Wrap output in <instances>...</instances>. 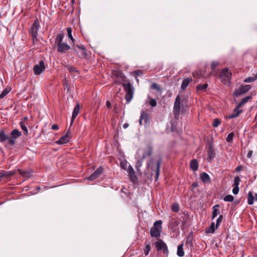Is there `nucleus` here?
<instances>
[{
	"mask_svg": "<svg viewBox=\"0 0 257 257\" xmlns=\"http://www.w3.org/2000/svg\"><path fill=\"white\" fill-rule=\"evenodd\" d=\"M162 223L161 220L157 221L154 223L153 227L150 230V234L152 237H159L160 236V233L162 229Z\"/></svg>",
	"mask_w": 257,
	"mask_h": 257,
	"instance_id": "3",
	"label": "nucleus"
},
{
	"mask_svg": "<svg viewBox=\"0 0 257 257\" xmlns=\"http://www.w3.org/2000/svg\"><path fill=\"white\" fill-rule=\"evenodd\" d=\"M257 79L256 77V74H254L252 77H248L244 79V82L246 83H250L254 81Z\"/></svg>",
	"mask_w": 257,
	"mask_h": 257,
	"instance_id": "32",
	"label": "nucleus"
},
{
	"mask_svg": "<svg viewBox=\"0 0 257 257\" xmlns=\"http://www.w3.org/2000/svg\"><path fill=\"white\" fill-rule=\"evenodd\" d=\"M18 171L23 177L26 178H30L32 176V173L29 171L18 169Z\"/></svg>",
	"mask_w": 257,
	"mask_h": 257,
	"instance_id": "18",
	"label": "nucleus"
},
{
	"mask_svg": "<svg viewBox=\"0 0 257 257\" xmlns=\"http://www.w3.org/2000/svg\"><path fill=\"white\" fill-rule=\"evenodd\" d=\"M152 148L151 147H149L147 151L144 153L143 157L145 158L147 156H151L152 154Z\"/></svg>",
	"mask_w": 257,
	"mask_h": 257,
	"instance_id": "34",
	"label": "nucleus"
},
{
	"mask_svg": "<svg viewBox=\"0 0 257 257\" xmlns=\"http://www.w3.org/2000/svg\"><path fill=\"white\" fill-rule=\"evenodd\" d=\"M106 106L108 108H110L111 107V103L109 101H106Z\"/></svg>",
	"mask_w": 257,
	"mask_h": 257,
	"instance_id": "52",
	"label": "nucleus"
},
{
	"mask_svg": "<svg viewBox=\"0 0 257 257\" xmlns=\"http://www.w3.org/2000/svg\"><path fill=\"white\" fill-rule=\"evenodd\" d=\"M217 228H216V226H215L214 222H212L211 223L210 226L209 227V228L206 230V232L207 233H213L214 232L215 230L217 229Z\"/></svg>",
	"mask_w": 257,
	"mask_h": 257,
	"instance_id": "27",
	"label": "nucleus"
},
{
	"mask_svg": "<svg viewBox=\"0 0 257 257\" xmlns=\"http://www.w3.org/2000/svg\"><path fill=\"white\" fill-rule=\"evenodd\" d=\"M67 68L68 70V71L70 72L78 71L76 68L72 66H67Z\"/></svg>",
	"mask_w": 257,
	"mask_h": 257,
	"instance_id": "45",
	"label": "nucleus"
},
{
	"mask_svg": "<svg viewBox=\"0 0 257 257\" xmlns=\"http://www.w3.org/2000/svg\"><path fill=\"white\" fill-rule=\"evenodd\" d=\"M122 86L125 90V98L127 103H129L132 99L134 95V89L131 84L128 82L127 84L123 83Z\"/></svg>",
	"mask_w": 257,
	"mask_h": 257,
	"instance_id": "4",
	"label": "nucleus"
},
{
	"mask_svg": "<svg viewBox=\"0 0 257 257\" xmlns=\"http://www.w3.org/2000/svg\"><path fill=\"white\" fill-rule=\"evenodd\" d=\"M223 219V215H220L216 220V228H217L220 223L222 221Z\"/></svg>",
	"mask_w": 257,
	"mask_h": 257,
	"instance_id": "42",
	"label": "nucleus"
},
{
	"mask_svg": "<svg viewBox=\"0 0 257 257\" xmlns=\"http://www.w3.org/2000/svg\"><path fill=\"white\" fill-rule=\"evenodd\" d=\"M34 74L39 75L45 70V63L43 61H41L38 64L36 65L33 68Z\"/></svg>",
	"mask_w": 257,
	"mask_h": 257,
	"instance_id": "11",
	"label": "nucleus"
},
{
	"mask_svg": "<svg viewBox=\"0 0 257 257\" xmlns=\"http://www.w3.org/2000/svg\"><path fill=\"white\" fill-rule=\"evenodd\" d=\"M219 65V63L216 61H213L211 65V68L212 70H214L215 69L216 67Z\"/></svg>",
	"mask_w": 257,
	"mask_h": 257,
	"instance_id": "47",
	"label": "nucleus"
},
{
	"mask_svg": "<svg viewBox=\"0 0 257 257\" xmlns=\"http://www.w3.org/2000/svg\"><path fill=\"white\" fill-rule=\"evenodd\" d=\"M103 172V168L101 167L97 169V170L88 177V180L92 181L98 178Z\"/></svg>",
	"mask_w": 257,
	"mask_h": 257,
	"instance_id": "12",
	"label": "nucleus"
},
{
	"mask_svg": "<svg viewBox=\"0 0 257 257\" xmlns=\"http://www.w3.org/2000/svg\"><path fill=\"white\" fill-rule=\"evenodd\" d=\"M155 246L158 251L162 250L164 254L168 256L169 250L166 244L162 240H159L155 243Z\"/></svg>",
	"mask_w": 257,
	"mask_h": 257,
	"instance_id": "6",
	"label": "nucleus"
},
{
	"mask_svg": "<svg viewBox=\"0 0 257 257\" xmlns=\"http://www.w3.org/2000/svg\"><path fill=\"white\" fill-rule=\"evenodd\" d=\"M162 162L161 159L157 161V164L155 167L153 166H149V167H151V169L153 170L156 173V180H157L159 177V174H160V166Z\"/></svg>",
	"mask_w": 257,
	"mask_h": 257,
	"instance_id": "13",
	"label": "nucleus"
},
{
	"mask_svg": "<svg viewBox=\"0 0 257 257\" xmlns=\"http://www.w3.org/2000/svg\"><path fill=\"white\" fill-rule=\"evenodd\" d=\"M254 202V196L252 192H249L247 196V202L249 205H252Z\"/></svg>",
	"mask_w": 257,
	"mask_h": 257,
	"instance_id": "24",
	"label": "nucleus"
},
{
	"mask_svg": "<svg viewBox=\"0 0 257 257\" xmlns=\"http://www.w3.org/2000/svg\"><path fill=\"white\" fill-rule=\"evenodd\" d=\"M20 124L22 129L24 131V134L26 135H28V130L26 126V124L25 122L24 121H21Z\"/></svg>",
	"mask_w": 257,
	"mask_h": 257,
	"instance_id": "31",
	"label": "nucleus"
},
{
	"mask_svg": "<svg viewBox=\"0 0 257 257\" xmlns=\"http://www.w3.org/2000/svg\"><path fill=\"white\" fill-rule=\"evenodd\" d=\"M215 157V153L213 148L210 146L208 151V161L211 162Z\"/></svg>",
	"mask_w": 257,
	"mask_h": 257,
	"instance_id": "15",
	"label": "nucleus"
},
{
	"mask_svg": "<svg viewBox=\"0 0 257 257\" xmlns=\"http://www.w3.org/2000/svg\"><path fill=\"white\" fill-rule=\"evenodd\" d=\"M151 88L152 89H156L158 91H159V92H161V87L160 86V85L157 84L156 83H153L152 85H151Z\"/></svg>",
	"mask_w": 257,
	"mask_h": 257,
	"instance_id": "39",
	"label": "nucleus"
},
{
	"mask_svg": "<svg viewBox=\"0 0 257 257\" xmlns=\"http://www.w3.org/2000/svg\"><path fill=\"white\" fill-rule=\"evenodd\" d=\"M181 98L179 95L177 96L174 105L173 113L175 117H178L180 111Z\"/></svg>",
	"mask_w": 257,
	"mask_h": 257,
	"instance_id": "8",
	"label": "nucleus"
},
{
	"mask_svg": "<svg viewBox=\"0 0 257 257\" xmlns=\"http://www.w3.org/2000/svg\"><path fill=\"white\" fill-rule=\"evenodd\" d=\"M208 87L207 83L204 84H198L196 87V90L198 92L200 91H205Z\"/></svg>",
	"mask_w": 257,
	"mask_h": 257,
	"instance_id": "25",
	"label": "nucleus"
},
{
	"mask_svg": "<svg viewBox=\"0 0 257 257\" xmlns=\"http://www.w3.org/2000/svg\"><path fill=\"white\" fill-rule=\"evenodd\" d=\"M69 140L67 135H65L60 138V139L56 142L57 144H64L67 143Z\"/></svg>",
	"mask_w": 257,
	"mask_h": 257,
	"instance_id": "20",
	"label": "nucleus"
},
{
	"mask_svg": "<svg viewBox=\"0 0 257 257\" xmlns=\"http://www.w3.org/2000/svg\"><path fill=\"white\" fill-rule=\"evenodd\" d=\"M67 31L68 33V37L71 39L73 43H74V39L72 37V29L71 28H67Z\"/></svg>",
	"mask_w": 257,
	"mask_h": 257,
	"instance_id": "37",
	"label": "nucleus"
},
{
	"mask_svg": "<svg viewBox=\"0 0 257 257\" xmlns=\"http://www.w3.org/2000/svg\"><path fill=\"white\" fill-rule=\"evenodd\" d=\"M217 207H219V205L217 204L213 206V212H212V219H213L215 217L217 216L219 213V210L217 208Z\"/></svg>",
	"mask_w": 257,
	"mask_h": 257,
	"instance_id": "29",
	"label": "nucleus"
},
{
	"mask_svg": "<svg viewBox=\"0 0 257 257\" xmlns=\"http://www.w3.org/2000/svg\"><path fill=\"white\" fill-rule=\"evenodd\" d=\"M239 187L234 186V187L232 189V192L234 194L236 195V194H238V193L239 192Z\"/></svg>",
	"mask_w": 257,
	"mask_h": 257,
	"instance_id": "48",
	"label": "nucleus"
},
{
	"mask_svg": "<svg viewBox=\"0 0 257 257\" xmlns=\"http://www.w3.org/2000/svg\"><path fill=\"white\" fill-rule=\"evenodd\" d=\"M63 38L64 35L63 34H58L55 40V44L57 46V51L61 53H66L70 49L69 45L62 42Z\"/></svg>",
	"mask_w": 257,
	"mask_h": 257,
	"instance_id": "1",
	"label": "nucleus"
},
{
	"mask_svg": "<svg viewBox=\"0 0 257 257\" xmlns=\"http://www.w3.org/2000/svg\"><path fill=\"white\" fill-rule=\"evenodd\" d=\"M128 173L130 177V179L132 181L135 182L137 177L135 176V172L133 168L131 166H129L128 168Z\"/></svg>",
	"mask_w": 257,
	"mask_h": 257,
	"instance_id": "16",
	"label": "nucleus"
},
{
	"mask_svg": "<svg viewBox=\"0 0 257 257\" xmlns=\"http://www.w3.org/2000/svg\"><path fill=\"white\" fill-rule=\"evenodd\" d=\"M241 170V166H238V167H237L236 168V171H237V172H239V171H240Z\"/></svg>",
	"mask_w": 257,
	"mask_h": 257,
	"instance_id": "54",
	"label": "nucleus"
},
{
	"mask_svg": "<svg viewBox=\"0 0 257 257\" xmlns=\"http://www.w3.org/2000/svg\"><path fill=\"white\" fill-rule=\"evenodd\" d=\"M172 210L175 212H177L179 210V205L177 203H174L172 206Z\"/></svg>",
	"mask_w": 257,
	"mask_h": 257,
	"instance_id": "41",
	"label": "nucleus"
},
{
	"mask_svg": "<svg viewBox=\"0 0 257 257\" xmlns=\"http://www.w3.org/2000/svg\"><path fill=\"white\" fill-rule=\"evenodd\" d=\"M251 96H247L244 98H243L240 102L238 104L237 106L238 107H240L244 105L250 98Z\"/></svg>",
	"mask_w": 257,
	"mask_h": 257,
	"instance_id": "26",
	"label": "nucleus"
},
{
	"mask_svg": "<svg viewBox=\"0 0 257 257\" xmlns=\"http://www.w3.org/2000/svg\"><path fill=\"white\" fill-rule=\"evenodd\" d=\"M251 87L250 85H245L240 87L238 89H236L233 93V96L238 97L243 95L248 91Z\"/></svg>",
	"mask_w": 257,
	"mask_h": 257,
	"instance_id": "7",
	"label": "nucleus"
},
{
	"mask_svg": "<svg viewBox=\"0 0 257 257\" xmlns=\"http://www.w3.org/2000/svg\"><path fill=\"white\" fill-rule=\"evenodd\" d=\"M220 123V121L219 119L216 118L213 120L212 125L214 127L218 126Z\"/></svg>",
	"mask_w": 257,
	"mask_h": 257,
	"instance_id": "46",
	"label": "nucleus"
},
{
	"mask_svg": "<svg viewBox=\"0 0 257 257\" xmlns=\"http://www.w3.org/2000/svg\"><path fill=\"white\" fill-rule=\"evenodd\" d=\"M255 74H256V77H257V73Z\"/></svg>",
	"mask_w": 257,
	"mask_h": 257,
	"instance_id": "61",
	"label": "nucleus"
},
{
	"mask_svg": "<svg viewBox=\"0 0 257 257\" xmlns=\"http://www.w3.org/2000/svg\"><path fill=\"white\" fill-rule=\"evenodd\" d=\"M79 110H80V106H79V104L78 103H77V105L74 107L73 111L72 116V118H71L72 122L74 121L75 118L76 117V116L78 114Z\"/></svg>",
	"mask_w": 257,
	"mask_h": 257,
	"instance_id": "17",
	"label": "nucleus"
},
{
	"mask_svg": "<svg viewBox=\"0 0 257 257\" xmlns=\"http://www.w3.org/2000/svg\"><path fill=\"white\" fill-rule=\"evenodd\" d=\"M240 181V178L239 177H235L234 179L233 185L236 187H238L239 182Z\"/></svg>",
	"mask_w": 257,
	"mask_h": 257,
	"instance_id": "43",
	"label": "nucleus"
},
{
	"mask_svg": "<svg viewBox=\"0 0 257 257\" xmlns=\"http://www.w3.org/2000/svg\"><path fill=\"white\" fill-rule=\"evenodd\" d=\"M192 79L191 78H186L184 79L181 84V88L183 90L185 89L188 86L189 83L192 82Z\"/></svg>",
	"mask_w": 257,
	"mask_h": 257,
	"instance_id": "19",
	"label": "nucleus"
},
{
	"mask_svg": "<svg viewBox=\"0 0 257 257\" xmlns=\"http://www.w3.org/2000/svg\"><path fill=\"white\" fill-rule=\"evenodd\" d=\"M223 200L226 202H232L234 197L231 195H227L224 197Z\"/></svg>",
	"mask_w": 257,
	"mask_h": 257,
	"instance_id": "36",
	"label": "nucleus"
},
{
	"mask_svg": "<svg viewBox=\"0 0 257 257\" xmlns=\"http://www.w3.org/2000/svg\"><path fill=\"white\" fill-rule=\"evenodd\" d=\"M200 178L203 182H207L210 181L209 176L205 172L200 174Z\"/></svg>",
	"mask_w": 257,
	"mask_h": 257,
	"instance_id": "28",
	"label": "nucleus"
},
{
	"mask_svg": "<svg viewBox=\"0 0 257 257\" xmlns=\"http://www.w3.org/2000/svg\"><path fill=\"white\" fill-rule=\"evenodd\" d=\"M28 117H25L24 119L25 121H26Z\"/></svg>",
	"mask_w": 257,
	"mask_h": 257,
	"instance_id": "60",
	"label": "nucleus"
},
{
	"mask_svg": "<svg viewBox=\"0 0 257 257\" xmlns=\"http://www.w3.org/2000/svg\"><path fill=\"white\" fill-rule=\"evenodd\" d=\"M143 120V119H141V118L140 117V120H139V124H140V125H142V120Z\"/></svg>",
	"mask_w": 257,
	"mask_h": 257,
	"instance_id": "56",
	"label": "nucleus"
},
{
	"mask_svg": "<svg viewBox=\"0 0 257 257\" xmlns=\"http://www.w3.org/2000/svg\"><path fill=\"white\" fill-rule=\"evenodd\" d=\"M22 135L21 132L17 129L13 130L11 133V136L9 139V144L11 145H14L15 143V140L20 137Z\"/></svg>",
	"mask_w": 257,
	"mask_h": 257,
	"instance_id": "9",
	"label": "nucleus"
},
{
	"mask_svg": "<svg viewBox=\"0 0 257 257\" xmlns=\"http://www.w3.org/2000/svg\"><path fill=\"white\" fill-rule=\"evenodd\" d=\"M175 224H176L177 225H178V224H179L178 221H177V220H176V221H175Z\"/></svg>",
	"mask_w": 257,
	"mask_h": 257,
	"instance_id": "59",
	"label": "nucleus"
},
{
	"mask_svg": "<svg viewBox=\"0 0 257 257\" xmlns=\"http://www.w3.org/2000/svg\"><path fill=\"white\" fill-rule=\"evenodd\" d=\"M233 137H234V134L233 133H230L227 137L226 138V141L228 143H232V141H233Z\"/></svg>",
	"mask_w": 257,
	"mask_h": 257,
	"instance_id": "38",
	"label": "nucleus"
},
{
	"mask_svg": "<svg viewBox=\"0 0 257 257\" xmlns=\"http://www.w3.org/2000/svg\"><path fill=\"white\" fill-rule=\"evenodd\" d=\"M128 126V124L127 123H125L124 124H123V127L124 128H126Z\"/></svg>",
	"mask_w": 257,
	"mask_h": 257,
	"instance_id": "55",
	"label": "nucleus"
},
{
	"mask_svg": "<svg viewBox=\"0 0 257 257\" xmlns=\"http://www.w3.org/2000/svg\"><path fill=\"white\" fill-rule=\"evenodd\" d=\"M232 77V73L228 68L223 69L220 74L221 81L225 85H229Z\"/></svg>",
	"mask_w": 257,
	"mask_h": 257,
	"instance_id": "2",
	"label": "nucleus"
},
{
	"mask_svg": "<svg viewBox=\"0 0 257 257\" xmlns=\"http://www.w3.org/2000/svg\"><path fill=\"white\" fill-rule=\"evenodd\" d=\"M140 117L141 118V119L144 120L146 122H147L149 120V115L144 111H142Z\"/></svg>",
	"mask_w": 257,
	"mask_h": 257,
	"instance_id": "30",
	"label": "nucleus"
},
{
	"mask_svg": "<svg viewBox=\"0 0 257 257\" xmlns=\"http://www.w3.org/2000/svg\"><path fill=\"white\" fill-rule=\"evenodd\" d=\"M76 47L78 48V51H76L75 48H73V50L76 51L79 58H85L88 56L87 52L83 45H76Z\"/></svg>",
	"mask_w": 257,
	"mask_h": 257,
	"instance_id": "10",
	"label": "nucleus"
},
{
	"mask_svg": "<svg viewBox=\"0 0 257 257\" xmlns=\"http://www.w3.org/2000/svg\"><path fill=\"white\" fill-rule=\"evenodd\" d=\"M72 4H74L75 3V0H71Z\"/></svg>",
	"mask_w": 257,
	"mask_h": 257,
	"instance_id": "58",
	"label": "nucleus"
},
{
	"mask_svg": "<svg viewBox=\"0 0 257 257\" xmlns=\"http://www.w3.org/2000/svg\"><path fill=\"white\" fill-rule=\"evenodd\" d=\"M59 128V126L57 124H54L52 126V129L53 130H58Z\"/></svg>",
	"mask_w": 257,
	"mask_h": 257,
	"instance_id": "50",
	"label": "nucleus"
},
{
	"mask_svg": "<svg viewBox=\"0 0 257 257\" xmlns=\"http://www.w3.org/2000/svg\"><path fill=\"white\" fill-rule=\"evenodd\" d=\"M190 168L193 171H196L198 170V165L196 160H193L191 161Z\"/></svg>",
	"mask_w": 257,
	"mask_h": 257,
	"instance_id": "22",
	"label": "nucleus"
},
{
	"mask_svg": "<svg viewBox=\"0 0 257 257\" xmlns=\"http://www.w3.org/2000/svg\"><path fill=\"white\" fill-rule=\"evenodd\" d=\"M9 92H10V90H8L7 88L5 89L3 91L2 93L0 94V98L1 99V98H3V97H4L5 96H6L9 93Z\"/></svg>",
	"mask_w": 257,
	"mask_h": 257,
	"instance_id": "44",
	"label": "nucleus"
},
{
	"mask_svg": "<svg viewBox=\"0 0 257 257\" xmlns=\"http://www.w3.org/2000/svg\"><path fill=\"white\" fill-rule=\"evenodd\" d=\"M13 173H10V172H0V181L2 180V178L5 177H8L13 175Z\"/></svg>",
	"mask_w": 257,
	"mask_h": 257,
	"instance_id": "33",
	"label": "nucleus"
},
{
	"mask_svg": "<svg viewBox=\"0 0 257 257\" xmlns=\"http://www.w3.org/2000/svg\"><path fill=\"white\" fill-rule=\"evenodd\" d=\"M40 25L39 21L36 19L33 24L31 28V33L33 37V41L37 40L38 31L39 29Z\"/></svg>",
	"mask_w": 257,
	"mask_h": 257,
	"instance_id": "5",
	"label": "nucleus"
},
{
	"mask_svg": "<svg viewBox=\"0 0 257 257\" xmlns=\"http://www.w3.org/2000/svg\"><path fill=\"white\" fill-rule=\"evenodd\" d=\"M252 153H253L252 151H251V150L249 151L247 153V157L249 159L251 158L252 157Z\"/></svg>",
	"mask_w": 257,
	"mask_h": 257,
	"instance_id": "49",
	"label": "nucleus"
},
{
	"mask_svg": "<svg viewBox=\"0 0 257 257\" xmlns=\"http://www.w3.org/2000/svg\"><path fill=\"white\" fill-rule=\"evenodd\" d=\"M183 243L179 245L177 247V255L180 257H182L184 255V251L183 250Z\"/></svg>",
	"mask_w": 257,
	"mask_h": 257,
	"instance_id": "23",
	"label": "nucleus"
},
{
	"mask_svg": "<svg viewBox=\"0 0 257 257\" xmlns=\"http://www.w3.org/2000/svg\"><path fill=\"white\" fill-rule=\"evenodd\" d=\"M151 250V246L149 244H147L145 246V248L144 249V253L146 255H148L150 251Z\"/></svg>",
	"mask_w": 257,
	"mask_h": 257,
	"instance_id": "40",
	"label": "nucleus"
},
{
	"mask_svg": "<svg viewBox=\"0 0 257 257\" xmlns=\"http://www.w3.org/2000/svg\"><path fill=\"white\" fill-rule=\"evenodd\" d=\"M10 137L6 134L4 130H1L0 131V142H4L6 140L9 141Z\"/></svg>",
	"mask_w": 257,
	"mask_h": 257,
	"instance_id": "21",
	"label": "nucleus"
},
{
	"mask_svg": "<svg viewBox=\"0 0 257 257\" xmlns=\"http://www.w3.org/2000/svg\"><path fill=\"white\" fill-rule=\"evenodd\" d=\"M239 108L240 107H238V106H237L236 107L233 109L232 113L228 115L227 116V118L228 119H232L238 117L242 111V110H239Z\"/></svg>",
	"mask_w": 257,
	"mask_h": 257,
	"instance_id": "14",
	"label": "nucleus"
},
{
	"mask_svg": "<svg viewBox=\"0 0 257 257\" xmlns=\"http://www.w3.org/2000/svg\"><path fill=\"white\" fill-rule=\"evenodd\" d=\"M147 102H148L149 105H150L152 107H154L157 105V101L156 99L153 98H150V100L147 101L146 103Z\"/></svg>",
	"mask_w": 257,
	"mask_h": 257,
	"instance_id": "35",
	"label": "nucleus"
},
{
	"mask_svg": "<svg viewBox=\"0 0 257 257\" xmlns=\"http://www.w3.org/2000/svg\"><path fill=\"white\" fill-rule=\"evenodd\" d=\"M197 185H198L197 183H196V182H195V183H193L192 184V187H193V188H194L197 187Z\"/></svg>",
	"mask_w": 257,
	"mask_h": 257,
	"instance_id": "53",
	"label": "nucleus"
},
{
	"mask_svg": "<svg viewBox=\"0 0 257 257\" xmlns=\"http://www.w3.org/2000/svg\"><path fill=\"white\" fill-rule=\"evenodd\" d=\"M254 200L257 201V194L256 193L255 194Z\"/></svg>",
	"mask_w": 257,
	"mask_h": 257,
	"instance_id": "57",
	"label": "nucleus"
},
{
	"mask_svg": "<svg viewBox=\"0 0 257 257\" xmlns=\"http://www.w3.org/2000/svg\"><path fill=\"white\" fill-rule=\"evenodd\" d=\"M135 73L137 76L142 74V71L140 70H137V71H135Z\"/></svg>",
	"mask_w": 257,
	"mask_h": 257,
	"instance_id": "51",
	"label": "nucleus"
}]
</instances>
